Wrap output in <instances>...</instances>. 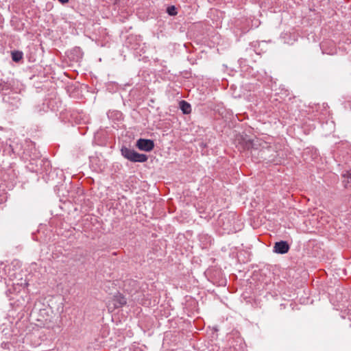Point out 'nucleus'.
I'll list each match as a JSON object with an SVG mask.
<instances>
[{
	"label": "nucleus",
	"instance_id": "obj_1",
	"mask_svg": "<svg viewBox=\"0 0 351 351\" xmlns=\"http://www.w3.org/2000/svg\"><path fill=\"white\" fill-rule=\"evenodd\" d=\"M122 156L128 160L134 162H144L148 159L147 156L143 154H139L134 149L123 147L121 149Z\"/></svg>",
	"mask_w": 351,
	"mask_h": 351
},
{
	"label": "nucleus",
	"instance_id": "obj_2",
	"mask_svg": "<svg viewBox=\"0 0 351 351\" xmlns=\"http://www.w3.org/2000/svg\"><path fill=\"white\" fill-rule=\"evenodd\" d=\"M136 146L140 150L150 152L154 147V143L150 139L139 138L136 141Z\"/></svg>",
	"mask_w": 351,
	"mask_h": 351
},
{
	"label": "nucleus",
	"instance_id": "obj_3",
	"mask_svg": "<svg viewBox=\"0 0 351 351\" xmlns=\"http://www.w3.org/2000/svg\"><path fill=\"white\" fill-rule=\"evenodd\" d=\"M289 245L287 241H280L276 242L274 246V252L277 254H284L289 252Z\"/></svg>",
	"mask_w": 351,
	"mask_h": 351
},
{
	"label": "nucleus",
	"instance_id": "obj_4",
	"mask_svg": "<svg viewBox=\"0 0 351 351\" xmlns=\"http://www.w3.org/2000/svg\"><path fill=\"white\" fill-rule=\"evenodd\" d=\"M112 302L114 306V308H119L126 304L127 300L121 294L117 293V295H114Z\"/></svg>",
	"mask_w": 351,
	"mask_h": 351
},
{
	"label": "nucleus",
	"instance_id": "obj_5",
	"mask_svg": "<svg viewBox=\"0 0 351 351\" xmlns=\"http://www.w3.org/2000/svg\"><path fill=\"white\" fill-rule=\"evenodd\" d=\"M180 108L182 111L183 114H189L191 112V106L189 103L184 100H182L180 101Z\"/></svg>",
	"mask_w": 351,
	"mask_h": 351
},
{
	"label": "nucleus",
	"instance_id": "obj_6",
	"mask_svg": "<svg viewBox=\"0 0 351 351\" xmlns=\"http://www.w3.org/2000/svg\"><path fill=\"white\" fill-rule=\"evenodd\" d=\"M23 57V53L21 51H12V59L15 62H20Z\"/></svg>",
	"mask_w": 351,
	"mask_h": 351
},
{
	"label": "nucleus",
	"instance_id": "obj_7",
	"mask_svg": "<svg viewBox=\"0 0 351 351\" xmlns=\"http://www.w3.org/2000/svg\"><path fill=\"white\" fill-rule=\"evenodd\" d=\"M255 143L253 141L249 140L245 143V147L247 149V150H251V154H252V152L256 151V148L254 147Z\"/></svg>",
	"mask_w": 351,
	"mask_h": 351
},
{
	"label": "nucleus",
	"instance_id": "obj_8",
	"mask_svg": "<svg viewBox=\"0 0 351 351\" xmlns=\"http://www.w3.org/2000/svg\"><path fill=\"white\" fill-rule=\"evenodd\" d=\"M226 218V217L223 215H220L219 218L218 219V223L219 225H221L223 227V230H230L229 228V226L228 224H225L224 222H222L223 221V219Z\"/></svg>",
	"mask_w": 351,
	"mask_h": 351
},
{
	"label": "nucleus",
	"instance_id": "obj_9",
	"mask_svg": "<svg viewBox=\"0 0 351 351\" xmlns=\"http://www.w3.org/2000/svg\"><path fill=\"white\" fill-rule=\"evenodd\" d=\"M10 89V86L7 82L0 80V92L7 91Z\"/></svg>",
	"mask_w": 351,
	"mask_h": 351
},
{
	"label": "nucleus",
	"instance_id": "obj_10",
	"mask_svg": "<svg viewBox=\"0 0 351 351\" xmlns=\"http://www.w3.org/2000/svg\"><path fill=\"white\" fill-rule=\"evenodd\" d=\"M167 12L171 16H174L177 14L176 11V8L174 6H171L167 8Z\"/></svg>",
	"mask_w": 351,
	"mask_h": 351
},
{
	"label": "nucleus",
	"instance_id": "obj_11",
	"mask_svg": "<svg viewBox=\"0 0 351 351\" xmlns=\"http://www.w3.org/2000/svg\"><path fill=\"white\" fill-rule=\"evenodd\" d=\"M269 160L271 161V162H275L276 164L278 163V162H280V161H281L280 160H276V159H271Z\"/></svg>",
	"mask_w": 351,
	"mask_h": 351
},
{
	"label": "nucleus",
	"instance_id": "obj_12",
	"mask_svg": "<svg viewBox=\"0 0 351 351\" xmlns=\"http://www.w3.org/2000/svg\"><path fill=\"white\" fill-rule=\"evenodd\" d=\"M10 99V97H3V101H4L5 102H9V99Z\"/></svg>",
	"mask_w": 351,
	"mask_h": 351
},
{
	"label": "nucleus",
	"instance_id": "obj_13",
	"mask_svg": "<svg viewBox=\"0 0 351 351\" xmlns=\"http://www.w3.org/2000/svg\"><path fill=\"white\" fill-rule=\"evenodd\" d=\"M60 2H61L62 3H66L67 2H69V0H58Z\"/></svg>",
	"mask_w": 351,
	"mask_h": 351
},
{
	"label": "nucleus",
	"instance_id": "obj_14",
	"mask_svg": "<svg viewBox=\"0 0 351 351\" xmlns=\"http://www.w3.org/2000/svg\"><path fill=\"white\" fill-rule=\"evenodd\" d=\"M261 155L262 156L265 154V151L264 150H261Z\"/></svg>",
	"mask_w": 351,
	"mask_h": 351
},
{
	"label": "nucleus",
	"instance_id": "obj_15",
	"mask_svg": "<svg viewBox=\"0 0 351 351\" xmlns=\"http://www.w3.org/2000/svg\"><path fill=\"white\" fill-rule=\"evenodd\" d=\"M350 178H351V173L350 174V176H349Z\"/></svg>",
	"mask_w": 351,
	"mask_h": 351
}]
</instances>
